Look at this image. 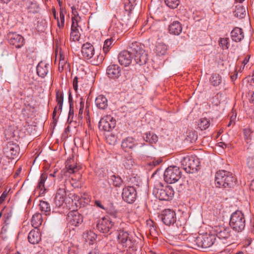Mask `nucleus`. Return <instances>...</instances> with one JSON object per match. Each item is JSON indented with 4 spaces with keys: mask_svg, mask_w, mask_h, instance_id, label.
Wrapping results in <instances>:
<instances>
[{
    "mask_svg": "<svg viewBox=\"0 0 254 254\" xmlns=\"http://www.w3.org/2000/svg\"><path fill=\"white\" fill-rule=\"evenodd\" d=\"M156 197L161 200H170L172 199L174 191L172 187L167 186L164 188L157 189L155 191Z\"/></svg>",
    "mask_w": 254,
    "mask_h": 254,
    "instance_id": "ddd939ff",
    "label": "nucleus"
},
{
    "mask_svg": "<svg viewBox=\"0 0 254 254\" xmlns=\"http://www.w3.org/2000/svg\"><path fill=\"white\" fill-rule=\"evenodd\" d=\"M247 164L250 169L254 170V156L249 157L247 160Z\"/></svg>",
    "mask_w": 254,
    "mask_h": 254,
    "instance_id": "864d4df0",
    "label": "nucleus"
},
{
    "mask_svg": "<svg viewBox=\"0 0 254 254\" xmlns=\"http://www.w3.org/2000/svg\"><path fill=\"white\" fill-rule=\"evenodd\" d=\"M8 192L6 190L4 191L0 196V204L3 203V202L5 200Z\"/></svg>",
    "mask_w": 254,
    "mask_h": 254,
    "instance_id": "e2e57ef3",
    "label": "nucleus"
},
{
    "mask_svg": "<svg viewBox=\"0 0 254 254\" xmlns=\"http://www.w3.org/2000/svg\"><path fill=\"white\" fill-rule=\"evenodd\" d=\"M88 254H101L100 251L97 249H94Z\"/></svg>",
    "mask_w": 254,
    "mask_h": 254,
    "instance_id": "774afa93",
    "label": "nucleus"
},
{
    "mask_svg": "<svg viewBox=\"0 0 254 254\" xmlns=\"http://www.w3.org/2000/svg\"><path fill=\"white\" fill-rule=\"evenodd\" d=\"M107 74L111 78H118L121 75V68L117 64H111L107 67Z\"/></svg>",
    "mask_w": 254,
    "mask_h": 254,
    "instance_id": "6ab92c4d",
    "label": "nucleus"
},
{
    "mask_svg": "<svg viewBox=\"0 0 254 254\" xmlns=\"http://www.w3.org/2000/svg\"><path fill=\"white\" fill-rule=\"evenodd\" d=\"M137 144L133 137H127L123 140L121 145L123 149L127 151L129 149H132Z\"/></svg>",
    "mask_w": 254,
    "mask_h": 254,
    "instance_id": "393cba45",
    "label": "nucleus"
},
{
    "mask_svg": "<svg viewBox=\"0 0 254 254\" xmlns=\"http://www.w3.org/2000/svg\"><path fill=\"white\" fill-rule=\"evenodd\" d=\"M61 112H60V110H58V106H56L54 108L53 113V119L55 123L57 122V113H60Z\"/></svg>",
    "mask_w": 254,
    "mask_h": 254,
    "instance_id": "bf43d9fd",
    "label": "nucleus"
},
{
    "mask_svg": "<svg viewBox=\"0 0 254 254\" xmlns=\"http://www.w3.org/2000/svg\"><path fill=\"white\" fill-rule=\"evenodd\" d=\"M81 53L84 58L91 59L94 55V48L89 43H86L82 45Z\"/></svg>",
    "mask_w": 254,
    "mask_h": 254,
    "instance_id": "a211bd4d",
    "label": "nucleus"
},
{
    "mask_svg": "<svg viewBox=\"0 0 254 254\" xmlns=\"http://www.w3.org/2000/svg\"><path fill=\"white\" fill-rule=\"evenodd\" d=\"M219 44L220 46L222 47V48H228V39L227 38H220L219 41Z\"/></svg>",
    "mask_w": 254,
    "mask_h": 254,
    "instance_id": "5fc2aeb1",
    "label": "nucleus"
},
{
    "mask_svg": "<svg viewBox=\"0 0 254 254\" xmlns=\"http://www.w3.org/2000/svg\"><path fill=\"white\" fill-rule=\"evenodd\" d=\"M59 70H63L64 66L65 65V64L66 63V60L64 57V54L60 51L59 56Z\"/></svg>",
    "mask_w": 254,
    "mask_h": 254,
    "instance_id": "8fccbe9b",
    "label": "nucleus"
},
{
    "mask_svg": "<svg viewBox=\"0 0 254 254\" xmlns=\"http://www.w3.org/2000/svg\"><path fill=\"white\" fill-rule=\"evenodd\" d=\"M210 82L213 86H217L222 82V78L219 74L213 73L210 78Z\"/></svg>",
    "mask_w": 254,
    "mask_h": 254,
    "instance_id": "72a5a7b5",
    "label": "nucleus"
},
{
    "mask_svg": "<svg viewBox=\"0 0 254 254\" xmlns=\"http://www.w3.org/2000/svg\"><path fill=\"white\" fill-rule=\"evenodd\" d=\"M134 164V161L130 155L125 157L123 160V165L127 169H130Z\"/></svg>",
    "mask_w": 254,
    "mask_h": 254,
    "instance_id": "ea45409f",
    "label": "nucleus"
},
{
    "mask_svg": "<svg viewBox=\"0 0 254 254\" xmlns=\"http://www.w3.org/2000/svg\"><path fill=\"white\" fill-rule=\"evenodd\" d=\"M134 57L135 62L139 65L145 64L148 60V55L144 50L135 54Z\"/></svg>",
    "mask_w": 254,
    "mask_h": 254,
    "instance_id": "5701e85b",
    "label": "nucleus"
},
{
    "mask_svg": "<svg viewBox=\"0 0 254 254\" xmlns=\"http://www.w3.org/2000/svg\"><path fill=\"white\" fill-rule=\"evenodd\" d=\"M66 13L65 10L63 9H60V21L64 22V14Z\"/></svg>",
    "mask_w": 254,
    "mask_h": 254,
    "instance_id": "680f3d73",
    "label": "nucleus"
},
{
    "mask_svg": "<svg viewBox=\"0 0 254 254\" xmlns=\"http://www.w3.org/2000/svg\"><path fill=\"white\" fill-rule=\"evenodd\" d=\"M250 58V56L249 55H247L245 56V58H244L243 61L242 62V65L241 66V67H240V70H244L246 65L249 62Z\"/></svg>",
    "mask_w": 254,
    "mask_h": 254,
    "instance_id": "6e6d98bb",
    "label": "nucleus"
},
{
    "mask_svg": "<svg viewBox=\"0 0 254 254\" xmlns=\"http://www.w3.org/2000/svg\"><path fill=\"white\" fill-rule=\"evenodd\" d=\"M192 16L193 19L196 21H199L201 19H203L205 16L204 11L200 9H195L193 11Z\"/></svg>",
    "mask_w": 254,
    "mask_h": 254,
    "instance_id": "a19ab883",
    "label": "nucleus"
},
{
    "mask_svg": "<svg viewBox=\"0 0 254 254\" xmlns=\"http://www.w3.org/2000/svg\"><path fill=\"white\" fill-rule=\"evenodd\" d=\"M42 221V215L39 213H36L33 215L31 222L32 226L37 229L41 225Z\"/></svg>",
    "mask_w": 254,
    "mask_h": 254,
    "instance_id": "2f4dec72",
    "label": "nucleus"
},
{
    "mask_svg": "<svg viewBox=\"0 0 254 254\" xmlns=\"http://www.w3.org/2000/svg\"><path fill=\"white\" fill-rule=\"evenodd\" d=\"M111 179L115 187H120L122 185L123 180L119 175H112L111 176Z\"/></svg>",
    "mask_w": 254,
    "mask_h": 254,
    "instance_id": "c03bdc74",
    "label": "nucleus"
},
{
    "mask_svg": "<svg viewBox=\"0 0 254 254\" xmlns=\"http://www.w3.org/2000/svg\"><path fill=\"white\" fill-rule=\"evenodd\" d=\"M229 225L231 229L237 232H242L246 226V219L242 211L237 210L231 215Z\"/></svg>",
    "mask_w": 254,
    "mask_h": 254,
    "instance_id": "7ed1b4c3",
    "label": "nucleus"
},
{
    "mask_svg": "<svg viewBox=\"0 0 254 254\" xmlns=\"http://www.w3.org/2000/svg\"><path fill=\"white\" fill-rule=\"evenodd\" d=\"M20 148L18 144L13 141L7 142L3 147V153L6 157L14 159L19 154Z\"/></svg>",
    "mask_w": 254,
    "mask_h": 254,
    "instance_id": "9b49d317",
    "label": "nucleus"
},
{
    "mask_svg": "<svg viewBox=\"0 0 254 254\" xmlns=\"http://www.w3.org/2000/svg\"><path fill=\"white\" fill-rule=\"evenodd\" d=\"M77 26L78 24L76 25L74 22H72L70 39L74 42L78 41L80 37Z\"/></svg>",
    "mask_w": 254,
    "mask_h": 254,
    "instance_id": "c85d7f7f",
    "label": "nucleus"
},
{
    "mask_svg": "<svg viewBox=\"0 0 254 254\" xmlns=\"http://www.w3.org/2000/svg\"><path fill=\"white\" fill-rule=\"evenodd\" d=\"M71 9L72 14L73 15V16L71 18L72 22H74V24L77 25V23L80 19V17L79 16L78 12L74 6H72Z\"/></svg>",
    "mask_w": 254,
    "mask_h": 254,
    "instance_id": "09e8293b",
    "label": "nucleus"
},
{
    "mask_svg": "<svg viewBox=\"0 0 254 254\" xmlns=\"http://www.w3.org/2000/svg\"><path fill=\"white\" fill-rule=\"evenodd\" d=\"M212 232L215 237L223 241V243L232 237L231 228L224 225H216L213 228Z\"/></svg>",
    "mask_w": 254,
    "mask_h": 254,
    "instance_id": "0eeeda50",
    "label": "nucleus"
},
{
    "mask_svg": "<svg viewBox=\"0 0 254 254\" xmlns=\"http://www.w3.org/2000/svg\"><path fill=\"white\" fill-rule=\"evenodd\" d=\"M163 223L166 226H170L176 222V214L174 211L166 209L159 216Z\"/></svg>",
    "mask_w": 254,
    "mask_h": 254,
    "instance_id": "f8f14e48",
    "label": "nucleus"
},
{
    "mask_svg": "<svg viewBox=\"0 0 254 254\" xmlns=\"http://www.w3.org/2000/svg\"><path fill=\"white\" fill-rule=\"evenodd\" d=\"M168 30L171 34L179 35L182 31V24L179 21H173L169 25Z\"/></svg>",
    "mask_w": 254,
    "mask_h": 254,
    "instance_id": "4be33fe9",
    "label": "nucleus"
},
{
    "mask_svg": "<svg viewBox=\"0 0 254 254\" xmlns=\"http://www.w3.org/2000/svg\"><path fill=\"white\" fill-rule=\"evenodd\" d=\"M95 204L97 206H98V207H100V208H102V209H105V208H104V206L102 204V203H101V201H99V200H96V201H95Z\"/></svg>",
    "mask_w": 254,
    "mask_h": 254,
    "instance_id": "69168bd1",
    "label": "nucleus"
},
{
    "mask_svg": "<svg viewBox=\"0 0 254 254\" xmlns=\"http://www.w3.org/2000/svg\"><path fill=\"white\" fill-rule=\"evenodd\" d=\"M164 180L168 184H173L178 182L181 177V171L179 167L170 166L166 169L164 173Z\"/></svg>",
    "mask_w": 254,
    "mask_h": 254,
    "instance_id": "423d86ee",
    "label": "nucleus"
},
{
    "mask_svg": "<svg viewBox=\"0 0 254 254\" xmlns=\"http://www.w3.org/2000/svg\"><path fill=\"white\" fill-rule=\"evenodd\" d=\"M128 51L132 55H135L141 50H144L142 45L139 42L134 41L130 43L128 45Z\"/></svg>",
    "mask_w": 254,
    "mask_h": 254,
    "instance_id": "cd10ccee",
    "label": "nucleus"
},
{
    "mask_svg": "<svg viewBox=\"0 0 254 254\" xmlns=\"http://www.w3.org/2000/svg\"><path fill=\"white\" fill-rule=\"evenodd\" d=\"M28 241L33 245L37 244L41 240V234L38 229L32 230L28 236Z\"/></svg>",
    "mask_w": 254,
    "mask_h": 254,
    "instance_id": "aec40b11",
    "label": "nucleus"
},
{
    "mask_svg": "<svg viewBox=\"0 0 254 254\" xmlns=\"http://www.w3.org/2000/svg\"><path fill=\"white\" fill-rule=\"evenodd\" d=\"M216 240L215 235H200L195 238L194 242L198 248L206 249L214 245Z\"/></svg>",
    "mask_w": 254,
    "mask_h": 254,
    "instance_id": "6e6552de",
    "label": "nucleus"
},
{
    "mask_svg": "<svg viewBox=\"0 0 254 254\" xmlns=\"http://www.w3.org/2000/svg\"><path fill=\"white\" fill-rule=\"evenodd\" d=\"M27 8L28 12L35 13L38 12L39 7L36 2L30 1L27 4Z\"/></svg>",
    "mask_w": 254,
    "mask_h": 254,
    "instance_id": "79ce46f5",
    "label": "nucleus"
},
{
    "mask_svg": "<svg viewBox=\"0 0 254 254\" xmlns=\"http://www.w3.org/2000/svg\"><path fill=\"white\" fill-rule=\"evenodd\" d=\"M47 178L46 173H42L40 176L39 182L36 188V190L39 191L40 195H43L45 193L46 189L45 188V182Z\"/></svg>",
    "mask_w": 254,
    "mask_h": 254,
    "instance_id": "bb28decb",
    "label": "nucleus"
},
{
    "mask_svg": "<svg viewBox=\"0 0 254 254\" xmlns=\"http://www.w3.org/2000/svg\"><path fill=\"white\" fill-rule=\"evenodd\" d=\"M107 213L112 218H117L120 217L119 212L113 207L106 209Z\"/></svg>",
    "mask_w": 254,
    "mask_h": 254,
    "instance_id": "49530a36",
    "label": "nucleus"
},
{
    "mask_svg": "<svg viewBox=\"0 0 254 254\" xmlns=\"http://www.w3.org/2000/svg\"><path fill=\"white\" fill-rule=\"evenodd\" d=\"M167 46L163 43H158L156 45L155 51L158 56L165 55L167 53Z\"/></svg>",
    "mask_w": 254,
    "mask_h": 254,
    "instance_id": "c756f323",
    "label": "nucleus"
},
{
    "mask_svg": "<svg viewBox=\"0 0 254 254\" xmlns=\"http://www.w3.org/2000/svg\"><path fill=\"white\" fill-rule=\"evenodd\" d=\"M236 181L231 172L219 170L215 174V184L217 188H230L235 185Z\"/></svg>",
    "mask_w": 254,
    "mask_h": 254,
    "instance_id": "f03ea898",
    "label": "nucleus"
},
{
    "mask_svg": "<svg viewBox=\"0 0 254 254\" xmlns=\"http://www.w3.org/2000/svg\"><path fill=\"white\" fill-rule=\"evenodd\" d=\"M183 169L188 173H194L197 171L199 165V159L195 156L187 155L181 161Z\"/></svg>",
    "mask_w": 254,
    "mask_h": 254,
    "instance_id": "20e7f679",
    "label": "nucleus"
},
{
    "mask_svg": "<svg viewBox=\"0 0 254 254\" xmlns=\"http://www.w3.org/2000/svg\"><path fill=\"white\" fill-rule=\"evenodd\" d=\"M122 196L125 201L132 203L136 198L137 192L134 187L127 186L123 189Z\"/></svg>",
    "mask_w": 254,
    "mask_h": 254,
    "instance_id": "4468645a",
    "label": "nucleus"
},
{
    "mask_svg": "<svg viewBox=\"0 0 254 254\" xmlns=\"http://www.w3.org/2000/svg\"><path fill=\"white\" fill-rule=\"evenodd\" d=\"M104 60L103 56L102 55H97L96 59L92 58L90 61L92 65H98L101 64Z\"/></svg>",
    "mask_w": 254,
    "mask_h": 254,
    "instance_id": "3c124183",
    "label": "nucleus"
},
{
    "mask_svg": "<svg viewBox=\"0 0 254 254\" xmlns=\"http://www.w3.org/2000/svg\"><path fill=\"white\" fill-rule=\"evenodd\" d=\"M116 125V120L110 115L103 117L99 123V128L105 131H110L115 128Z\"/></svg>",
    "mask_w": 254,
    "mask_h": 254,
    "instance_id": "9d476101",
    "label": "nucleus"
},
{
    "mask_svg": "<svg viewBox=\"0 0 254 254\" xmlns=\"http://www.w3.org/2000/svg\"><path fill=\"white\" fill-rule=\"evenodd\" d=\"M57 25L59 28H63L64 26V22L60 21L59 18L57 17Z\"/></svg>",
    "mask_w": 254,
    "mask_h": 254,
    "instance_id": "0e129e2a",
    "label": "nucleus"
},
{
    "mask_svg": "<svg viewBox=\"0 0 254 254\" xmlns=\"http://www.w3.org/2000/svg\"><path fill=\"white\" fill-rule=\"evenodd\" d=\"M65 168L66 171L62 170L58 176V180L61 182L60 184L61 187L57 190L54 198L55 203L58 207L63 205L66 196L64 183L67 174H70L77 172L80 170V167L77 165L73 159L69 158L65 162Z\"/></svg>",
    "mask_w": 254,
    "mask_h": 254,
    "instance_id": "f257e3e1",
    "label": "nucleus"
},
{
    "mask_svg": "<svg viewBox=\"0 0 254 254\" xmlns=\"http://www.w3.org/2000/svg\"><path fill=\"white\" fill-rule=\"evenodd\" d=\"M49 64L45 62L41 61L38 64L36 70L39 77L44 78L49 72Z\"/></svg>",
    "mask_w": 254,
    "mask_h": 254,
    "instance_id": "412c9836",
    "label": "nucleus"
},
{
    "mask_svg": "<svg viewBox=\"0 0 254 254\" xmlns=\"http://www.w3.org/2000/svg\"><path fill=\"white\" fill-rule=\"evenodd\" d=\"M40 210L45 214L48 215L51 212V207L49 203L46 201L41 200L39 203Z\"/></svg>",
    "mask_w": 254,
    "mask_h": 254,
    "instance_id": "f704fd0d",
    "label": "nucleus"
},
{
    "mask_svg": "<svg viewBox=\"0 0 254 254\" xmlns=\"http://www.w3.org/2000/svg\"><path fill=\"white\" fill-rule=\"evenodd\" d=\"M68 254H78V248L71 243H67L66 246Z\"/></svg>",
    "mask_w": 254,
    "mask_h": 254,
    "instance_id": "a18cd8bd",
    "label": "nucleus"
},
{
    "mask_svg": "<svg viewBox=\"0 0 254 254\" xmlns=\"http://www.w3.org/2000/svg\"><path fill=\"white\" fill-rule=\"evenodd\" d=\"M117 233L119 243L121 244L123 247L128 249L134 247L135 244V240L127 231L125 229H121L117 231Z\"/></svg>",
    "mask_w": 254,
    "mask_h": 254,
    "instance_id": "39448f33",
    "label": "nucleus"
},
{
    "mask_svg": "<svg viewBox=\"0 0 254 254\" xmlns=\"http://www.w3.org/2000/svg\"><path fill=\"white\" fill-rule=\"evenodd\" d=\"M64 101V93L60 90L56 91V102H57V106L58 110L62 112V107Z\"/></svg>",
    "mask_w": 254,
    "mask_h": 254,
    "instance_id": "4c0bfd02",
    "label": "nucleus"
},
{
    "mask_svg": "<svg viewBox=\"0 0 254 254\" xmlns=\"http://www.w3.org/2000/svg\"><path fill=\"white\" fill-rule=\"evenodd\" d=\"M244 138L247 143H249L251 140L252 131L250 128H245L243 130Z\"/></svg>",
    "mask_w": 254,
    "mask_h": 254,
    "instance_id": "603ef678",
    "label": "nucleus"
},
{
    "mask_svg": "<svg viewBox=\"0 0 254 254\" xmlns=\"http://www.w3.org/2000/svg\"><path fill=\"white\" fill-rule=\"evenodd\" d=\"M110 29L113 30L117 34H121L123 32V25L119 21H113Z\"/></svg>",
    "mask_w": 254,
    "mask_h": 254,
    "instance_id": "473e14b6",
    "label": "nucleus"
},
{
    "mask_svg": "<svg viewBox=\"0 0 254 254\" xmlns=\"http://www.w3.org/2000/svg\"><path fill=\"white\" fill-rule=\"evenodd\" d=\"M80 105L79 109V116H81L83 112L84 107V101L82 97L80 98Z\"/></svg>",
    "mask_w": 254,
    "mask_h": 254,
    "instance_id": "4d7b16f0",
    "label": "nucleus"
},
{
    "mask_svg": "<svg viewBox=\"0 0 254 254\" xmlns=\"http://www.w3.org/2000/svg\"><path fill=\"white\" fill-rule=\"evenodd\" d=\"M95 105L96 107L101 110L106 109L108 106V101L107 98L103 95H98L95 101Z\"/></svg>",
    "mask_w": 254,
    "mask_h": 254,
    "instance_id": "a878e982",
    "label": "nucleus"
},
{
    "mask_svg": "<svg viewBox=\"0 0 254 254\" xmlns=\"http://www.w3.org/2000/svg\"><path fill=\"white\" fill-rule=\"evenodd\" d=\"M165 3L169 7L175 9L177 8L180 4L179 0H165Z\"/></svg>",
    "mask_w": 254,
    "mask_h": 254,
    "instance_id": "de8ad7c7",
    "label": "nucleus"
},
{
    "mask_svg": "<svg viewBox=\"0 0 254 254\" xmlns=\"http://www.w3.org/2000/svg\"><path fill=\"white\" fill-rule=\"evenodd\" d=\"M114 39L112 38L107 39L104 41L103 47V51L105 55H106L110 50L111 49L112 47L114 45Z\"/></svg>",
    "mask_w": 254,
    "mask_h": 254,
    "instance_id": "58836bf2",
    "label": "nucleus"
},
{
    "mask_svg": "<svg viewBox=\"0 0 254 254\" xmlns=\"http://www.w3.org/2000/svg\"><path fill=\"white\" fill-rule=\"evenodd\" d=\"M7 38L9 44L16 48H20L25 43L24 38L16 33L9 32L7 35Z\"/></svg>",
    "mask_w": 254,
    "mask_h": 254,
    "instance_id": "dca6fc26",
    "label": "nucleus"
},
{
    "mask_svg": "<svg viewBox=\"0 0 254 254\" xmlns=\"http://www.w3.org/2000/svg\"><path fill=\"white\" fill-rule=\"evenodd\" d=\"M231 36L233 41L236 42L241 41L244 38L243 29L237 27L234 28L231 32Z\"/></svg>",
    "mask_w": 254,
    "mask_h": 254,
    "instance_id": "b1692460",
    "label": "nucleus"
},
{
    "mask_svg": "<svg viewBox=\"0 0 254 254\" xmlns=\"http://www.w3.org/2000/svg\"><path fill=\"white\" fill-rule=\"evenodd\" d=\"M67 220L69 225L77 227L82 223L83 216L77 210H73L67 214Z\"/></svg>",
    "mask_w": 254,
    "mask_h": 254,
    "instance_id": "2eb2a0df",
    "label": "nucleus"
},
{
    "mask_svg": "<svg viewBox=\"0 0 254 254\" xmlns=\"http://www.w3.org/2000/svg\"><path fill=\"white\" fill-rule=\"evenodd\" d=\"M96 228L99 231L105 234H111L114 230L113 223L110 219L106 217L99 220Z\"/></svg>",
    "mask_w": 254,
    "mask_h": 254,
    "instance_id": "1a4fd4ad",
    "label": "nucleus"
},
{
    "mask_svg": "<svg viewBox=\"0 0 254 254\" xmlns=\"http://www.w3.org/2000/svg\"><path fill=\"white\" fill-rule=\"evenodd\" d=\"M71 96L70 94L69 95V111L68 113V118H70V116L73 115L74 113V110H73V104L71 103L70 101V100Z\"/></svg>",
    "mask_w": 254,
    "mask_h": 254,
    "instance_id": "052dcab7",
    "label": "nucleus"
},
{
    "mask_svg": "<svg viewBox=\"0 0 254 254\" xmlns=\"http://www.w3.org/2000/svg\"><path fill=\"white\" fill-rule=\"evenodd\" d=\"M144 139L150 144H154L157 142L158 136L152 132H146L144 136Z\"/></svg>",
    "mask_w": 254,
    "mask_h": 254,
    "instance_id": "c9c22d12",
    "label": "nucleus"
},
{
    "mask_svg": "<svg viewBox=\"0 0 254 254\" xmlns=\"http://www.w3.org/2000/svg\"><path fill=\"white\" fill-rule=\"evenodd\" d=\"M234 13L235 16L242 18L244 17L246 14V8L240 4L236 5Z\"/></svg>",
    "mask_w": 254,
    "mask_h": 254,
    "instance_id": "e433bc0d",
    "label": "nucleus"
},
{
    "mask_svg": "<svg viewBox=\"0 0 254 254\" xmlns=\"http://www.w3.org/2000/svg\"><path fill=\"white\" fill-rule=\"evenodd\" d=\"M210 126L209 121L206 118H201L198 122V127L201 130H205Z\"/></svg>",
    "mask_w": 254,
    "mask_h": 254,
    "instance_id": "37998d69",
    "label": "nucleus"
},
{
    "mask_svg": "<svg viewBox=\"0 0 254 254\" xmlns=\"http://www.w3.org/2000/svg\"><path fill=\"white\" fill-rule=\"evenodd\" d=\"M83 237L89 244H93L96 240L97 235L92 231H87L83 233Z\"/></svg>",
    "mask_w": 254,
    "mask_h": 254,
    "instance_id": "7c9ffc66",
    "label": "nucleus"
},
{
    "mask_svg": "<svg viewBox=\"0 0 254 254\" xmlns=\"http://www.w3.org/2000/svg\"><path fill=\"white\" fill-rule=\"evenodd\" d=\"M73 87L75 90L77 89V77H75L73 81Z\"/></svg>",
    "mask_w": 254,
    "mask_h": 254,
    "instance_id": "338daca9",
    "label": "nucleus"
},
{
    "mask_svg": "<svg viewBox=\"0 0 254 254\" xmlns=\"http://www.w3.org/2000/svg\"><path fill=\"white\" fill-rule=\"evenodd\" d=\"M118 58L120 64L125 66L129 65L132 60L131 54L128 50L121 51L119 54Z\"/></svg>",
    "mask_w": 254,
    "mask_h": 254,
    "instance_id": "f3484780",
    "label": "nucleus"
},
{
    "mask_svg": "<svg viewBox=\"0 0 254 254\" xmlns=\"http://www.w3.org/2000/svg\"><path fill=\"white\" fill-rule=\"evenodd\" d=\"M162 161V159L160 158L154 159L152 161L150 162L149 165L150 166H156L159 165Z\"/></svg>",
    "mask_w": 254,
    "mask_h": 254,
    "instance_id": "13d9d810",
    "label": "nucleus"
}]
</instances>
